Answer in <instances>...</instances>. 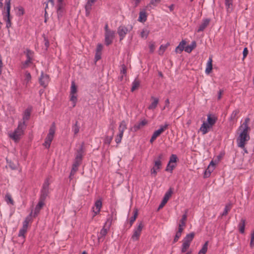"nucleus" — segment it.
<instances>
[{
	"label": "nucleus",
	"instance_id": "32",
	"mask_svg": "<svg viewBox=\"0 0 254 254\" xmlns=\"http://www.w3.org/2000/svg\"><path fill=\"white\" fill-rule=\"evenodd\" d=\"M112 134L111 136H106L104 140V143L106 144H108L109 145L113 138L114 134V130L113 128H112Z\"/></svg>",
	"mask_w": 254,
	"mask_h": 254
},
{
	"label": "nucleus",
	"instance_id": "49",
	"mask_svg": "<svg viewBox=\"0 0 254 254\" xmlns=\"http://www.w3.org/2000/svg\"><path fill=\"white\" fill-rule=\"evenodd\" d=\"M64 3L63 2V1H57V9H59L60 10H64Z\"/></svg>",
	"mask_w": 254,
	"mask_h": 254
},
{
	"label": "nucleus",
	"instance_id": "64",
	"mask_svg": "<svg viewBox=\"0 0 254 254\" xmlns=\"http://www.w3.org/2000/svg\"><path fill=\"white\" fill-rule=\"evenodd\" d=\"M161 0H151L150 4H152L156 6L158 3L160 2Z\"/></svg>",
	"mask_w": 254,
	"mask_h": 254
},
{
	"label": "nucleus",
	"instance_id": "60",
	"mask_svg": "<svg viewBox=\"0 0 254 254\" xmlns=\"http://www.w3.org/2000/svg\"><path fill=\"white\" fill-rule=\"evenodd\" d=\"M51 143V141L47 140L45 138V142H44L43 145L46 147V148H49L50 147Z\"/></svg>",
	"mask_w": 254,
	"mask_h": 254
},
{
	"label": "nucleus",
	"instance_id": "22",
	"mask_svg": "<svg viewBox=\"0 0 254 254\" xmlns=\"http://www.w3.org/2000/svg\"><path fill=\"white\" fill-rule=\"evenodd\" d=\"M194 235L195 234L193 232L187 234L186 236L184 238L183 242L190 244V243L192 241L194 237Z\"/></svg>",
	"mask_w": 254,
	"mask_h": 254
},
{
	"label": "nucleus",
	"instance_id": "55",
	"mask_svg": "<svg viewBox=\"0 0 254 254\" xmlns=\"http://www.w3.org/2000/svg\"><path fill=\"white\" fill-rule=\"evenodd\" d=\"M154 163V167L156 168L157 169H159L161 166V161L160 160H156Z\"/></svg>",
	"mask_w": 254,
	"mask_h": 254
},
{
	"label": "nucleus",
	"instance_id": "43",
	"mask_svg": "<svg viewBox=\"0 0 254 254\" xmlns=\"http://www.w3.org/2000/svg\"><path fill=\"white\" fill-rule=\"evenodd\" d=\"M31 76L29 72L26 71L25 75V82H26V85L27 86L28 82L31 80Z\"/></svg>",
	"mask_w": 254,
	"mask_h": 254
},
{
	"label": "nucleus",
	"instance_id": "53",
	"mask_svg": "<svg viewBox=\"0 0 254 254\" xmlns=\"http://www.w3.org/2000/svg\"><path fill=\"white\" fill-rule=\"evenodd\" d=\"M27 232V230L21 228L19 232L18 236L24 237V234Z\"/></svg>",
	"mask_w": 254,
	"mask_h": 254
},
{
	"label": "nucleus",
	"instance_id": "25",
	"mask_svg": "<svg viewBox=\"0 0 254 254\" xmlns=\"http://www.w3.org/2000/svg\"><path fill=\"white\" fill-rule=\"evenodd\" d=\"M147 19V14L144 10L140 11L138 20L141 22L146 21Z\"/></svg>",
	"mask_w": 254,
	"mask_h": 254
},
{
	"label": "nucleus",
	"instance_id": "62",
	"mask_svg": "<svg viewBox=\"0 0 254 254\" xmlns=\"http://www.w3.org/2000/svg\"><path fill=\"white\" fill-rule=\"evenodd\" d=\"M82 161L74 159V162L72 165H75L76 167H78L79 165L81 164Z\"/></svg>",
	"mask_w": 254,
	"mask_h": 254
},
{
	"label": "nucleus",
	"instance_id": "57",
	"mask_svg": "<svg viewBox=\"0 0 254 254\" xmlns=\"http://www.w3.org/2000/svg\"><path fill=\"white\" fill-rule=\"evenodd\" d=\"M43 37L44 38V42H45V46H46V49H47V48L49 47V45H50L49 40L47 38V37H46L45 34L43 35Z\"/></svg>",
	"mask_w": 254,
	"mask_h": 254
},
{
	"label": "nucleus",
	"instance_id": "31",
	"mask_svg": "<svg viewBox=\"0 0 254 254\" xmlns=\"http://www.w3.org/2000/svg\"><path fill=\"white\" fill-rule=\"evenodd\" d=\"M139 85L140 81L138 79H135L132 82L131 91L133 92L138 89V88L139 87Z\"/></svg>",
	"mask_w": 254,
	"mask_h": 254
},
{
	"label": "nucleus",
	"instance_id": "34",
	"mask_svg": "<svg viewBox=\"0 0 254 254\" xmlns=\"http://www.w3.org/2000/svg\"><path fill=\"white\" fill-rule=\"evenodd\" d=\"M208 242L206 241L203 245L202 248L200 249L198 254H205L208 249Z\"/></svg>",
	"mask_w": 254,
	"mask_h": 254
},
{
	"label": "nucleus",
	"instance_id": "41",
	"mask_svg": "<svg viewBox=\"0 0 254 254\" xmlns=\"http://www.w3.org/2000/svg\"><path fill=\"white\" fill-rule=\"evenodd\" d=\"M190 246V244H188V243L183 242V243L182 245V248L181 249V252L182 253H185L187 251V250L189 249Z\"/></svg>",
	"mask_w": 254,
	"mask_h": 254
},
{
	"label": "nucleus",
	"instance_id": "40",
	"mask_svg": "<svg viewBox=\"0 0 254 254\" xmlns=\"http://www.w3.org/2000/svg\"><path fill=\"white\" fill-rule=\"evenodd\" d=\"M187 212H186V213L184 214L182 216V219H181L179 225L185 226H186V222L187 221Z\"/></svg>",
	"mask_w": 254,
	"mask_h": 254
},
{
	"label": "nucleus",
	"instance_id": "36",
	"mask_svg": "<svg viewBox=\"0 0 254 254\" xmlns=\"http://www.w3.org/2000/svg\"><path fill=\"white\" fill-rule=\"evenodd\" d=\"M170 45L169 43H167L165 45H162L160 46L159 51V55H162L165 52V51L166 50L167 47Z\"/></svg>",
	"mask_w": 254,
	"mask_h": 254
},
{
	"label": "nucleus",
	"instance_id": "44",
	"mask_svg": "<svg viewBox=\"0 0 254 254\" xmlns=\"http://www.w3.org/2000/svg\"><path fill=\"white\" fill-rule=\"evenodd\" d=\"M239 113V110H234L233 113H232L230 120V121H233L237 118V116Z\"/></svg>",
	"mask_w": 254,
	"mask_h": 254
},
{
	"label": "nucleus",
	"instance_id": "38",
	"mask_svg": "<svg viewBox=\"0 0 254 254\" xmlns=\"http://www.w3.org/2000/svg\"><path fill=\"white\" fill-rule=\"evenodd\" d=\"M80 127L78 125V122L76 121L75 123L72 127V131L74 132V135H76L79 131Z\"/></svg>",
	"mask_w": 254,
	"mask_h": 254
},
{
	"label": "nucleus",
	"instance_id": "11",
	"mask_svg": "<svg viewBox=\"0 0 254 254\" xmlns=\"http://www.w3.org/2000/svg\"><path fill=\"white\" fill-rule=\"evenodd\" d=\"M115 32L113 31H108L105 34V43L106 46L111 45L115 37Z\"/></svg>",
	"mask_w": 254,
	"mask_h": 254
},
{
	"label": "nucleus",
	"instance_id": "52",
	"mask_svg": "<svg viewBox=\"0 0 254 254\" xmlns=\"http://www.w3.org/2000/svg\"><path fill=\"white\" fill-rule=\"evenodd\" d=\"M64 12V10H60L59 9H57V13L58 15V18L60 19L61 17H62L63 14Z\"/></svg>",
	"mask_w": 254,
	"mask_h": 254
},
{
	"label": "nucleus",
	"instance_id": "13",
	"mask_svg": "<svg viewBox=\"0 0 254 254\" xmlns=\"http://www.w3.org/2000/svg\"><path fill=\"white\" fill-rule=\"evenodd\" d=\"M215 166V163L213 161H211L209 165L208 166L207 168L204 172V177L207 178L209 177L211 173L214 170Z\"/></svg>",
	"mask_w": 254,
	"mask_h": 254
},
{
	"label": "nucleus",
	"instance_id": "35",
	"mask_svg": "<svg viewBox=\"0 0 254 254\" xmlns=\"http://www.w3.org/2000/svg\"><path fill=\"white\" fill-rule=\"evenodd\" d=\"M231 208H232V204L231 203H229L227 204L225 206V207L223 212L221 214V216H223L227 215L228 212L231 210Z\"/></svg>",
	"mask_w": 254,
	"mask_h": 254
},
{
	"label": "nucleus",
	"instance_id": "16",
	"mask_svg": "<svg viewBox=\"0 0 254 254\" xmlns=\"http://www.w3.org/2000/svg\"><path fill=\"white\" fill-rule=\"evenodd\" d=\"M210 20L209 18H206L202 20V22L199 25L198 29L197 30V32H200L203 31L209 25L210 23Z\"/></svg>",
	"mask_w": 254,
	"mask_h": 254
},
{
	"label": "nucleus",
	"instance_id": "28",
	"mask_svg": "<svg viewBox=\"0 0 254 254\" xmlns=\"http://www.w3.org/2000/svg\"><path fill=\"white\" fill-rule=\"evenodd\" d=\"M212 69V59L211 58H209L208 62L207 63V66L205 69V72L207 74L210 73Z\"/></svg>",
	"mask_w": 254,
	"mask_h": 254
},
{
	"label": "nucleus",
	"instance_id": "56",
	"mask_svg": "<svg viewBox=\"0 0 254 254\" xmlns=\"http://www.w3.org/2000/svg\"><path fill=\"white\" fill-rule=\"evenodd\" d=\"M131 1L133 6L136 7L139 5L141 0H131Z\"/></svg>",
	"mask_w": 254,
	"mask_h": 254
},
{
	"label": "nucleus",
	"instance_id": "29",
	"mask_svg": "<svg viewBox=\"0 0 254 254\" xmlns=\"http://www.w3.org/2000/svg\"><path fill=\"white\" fill-rule=\"evenodd\" d=\"M250 120L249 118H247L245 119L244 122L242 125H241L239 128V129H246L247 130H250V127L248 126V123H249Z\"/></svg>",
	"mask_w": 254,
	"mask_h": 254
},
{
	"label": "nucleus",
	"instance_id": "23",
	"mask_svg": "<svg viewBox=\"0 0 254 254\" xmlns=\"http://www.w3.org/2000/svg\"><path fill=\"white\" fill-rule=\"evenodd\" d=\"M186 44V42L182 40L179 45L176 48L175 51L176 53H181L184 50H185V46Z\"/></svg>",
	"mask_w": 254,
	"mask_h": 254
},
{
	"label": "nucleus",
	"instance_id": "63",
	"mask_svg": "<svg viewBox=\"0 0 254 254\" xmlns=\"http://www.w3.org/2000/svg\"><path fill=\"white\" fill-rule=\"evenodd\" d=\"M32 212H31V213L26 217L25 220L24 222H27V223H29L31 221V215Z\"/></svg>",
	"mask_w": 254,
	"mask_h": 254
},
{
	"label": "nucleus",
	"instance_id": "42",
	"mask_svg": "<svg viewBox=\"0 0 254 254\" xmlns=\"http://www.w3.org/2000/svg\"><path fill=\"white\" fill-rule=\"evenodd\" d=\"M250 246L251 249L254 248V230H253L251 234V241Z\"/></svg>",
	"mask_w": 254,
	"mask_h": 254
},
{
	"label": "nucleus",
	"instance_id": "3",
	"mask_svg": "<svg viewBox=\"0 0 254 254\" xmlns=\"http://www.w3.org/2000/svg\"><path fill=\"white\" fill-rule=\"evenodd\" d=\"M207 120L208 123L204 122L200 128L203 134H206L208 131V129L215 124L217 121V118L214 115H208L207 116Z\"/></svg>",
	"mask_w": 254,
	"mask_h": 254
},
{
	"label": "nucleus",
	"instance_id": "19",
	"mask_svg": "<svg viewBox=\"0 0 254 254\" xmlns=\"http://www.w3.org/2000/svg\"><path fill=\"white\" fill-rule=\"evenodd\" d=\"M95 206L96 207L95 210L94 209V207L93 208V212L95 213L94 216L97 215L100 211L102 207V201L100 200H97L95 202Z\"/></svg>",
	"mask_w": 254,
	"mask_h": 254
},
{
	"label": "nucleus",
	"instance_id": "59",
	"mask_svg": "<svg viewBox=\"0 0 254 254\" xmlns=\"http://www.w3.org/2000/svg\"><path fill=\"white\" fill-rule=\"evenodd\" d=\"M181 235L182 234H181L180 233H178L177 232H176V235L175 236V238H174V241H173V243H176L178 241L179 239L181 236Z\"/></svg>",
	"mask_w": 254,
	"mask_h": 254
},
{
	"label": "nucleus",
	"instance_id": "9",
	"mask_svg": "<svg viewBox=\"0 0 254 254\" xmlns=\"http://www.w3.org/2000/svg\"><path fill=\"white\" fill-rule=\"evenodd\" d=\"M143 227V223L141 221L139 223L137 228L133 231V234L131 237V239L133 241H137L139 239Z\"/></svg>",
	"mask_w": 254,
	"mask_h": 254
},
{
	"label": "nucleus",
	"instance_id": "48",
	"mask_svg": "<svg viewBox=\"0 0 254 254\" xmlns=\"http://www.w3.org/2000/svg\"><path fill=\"white\" fill-rule=\"evenodd\" d=\"M137 215H138V212H137V211L136 210L134 212L133 216H132L130 219L129 223H130V226H131L132 225L133 223L135 220V219L137 216Z\"/></svg>",
	"mask_w": 254,
	"mask_h": 254
},
{
	"label": "nucleus",
	"instance_id": "39",
	"mask_svg": "<svg viewBox=\"0 0 254 254\" xmlns=\"http://www.w3.org/2000/svg\"><path fill=\"white\" fill-rule=\"evenodd\" d=\"M77 92V87L75 85L74 81H72L70 94H75Z\"/></svg>",
	"mask_w": 254,
	"mask_h": 254
},
{
	"label": "nucleus",
	"instance_id": "4",
	"mask_svg": "<svg viewBox=\"0 0 254 254\" xmlns=\"http://www.w3.org/2000/svg\"><path fill=\"white\" fill-rule=\"evenodd\" d=\"M133 29L132 25H120L117 29V33L120 37V41H122L126 36L127 33L130 32Z\"/></svg>",
	"mask_w": 254,
	"mask_h": 254
},
{
	"label": "nucleus",
	"instance_id": "54",
	"mask_svg": "<svg viewBox=\"0 0 254 254\" xmlns=\"http://www.w3.org/2000/svg\"><path fill=\"white\" fill-rule=\"evenodd\" d=\"M149 32L147 30H142L141 32L140 36L142 38H146L148 35Z\"/></svg>",
	"mask_w": 254,
	"mask_h": 254
},
{
	"label": "nucleus",
	"instance_id": "51",
	"mask_svg": "<svg viewBox=\"0 0 254 254\" xmlns=\"http://www.w3.org/2000/svg\"><path fill=\"white\" fill-rule=\"evenodd\" d=\"M123 136V134H122V133H119V134L117 136L115 139V141L117 144H119L121 142Z\"/></svg>",
	"mask_w": 254,
	"mask_h": 254
},
{
	"label": "nucleus",
	"instance_id": "45",
	"mask_svg": "<svg viewBox=\"0 0 254 254\" xmlns=\"http://www.w3.org/2000/svg\"><path fill=\"white\" fill-rule=\"evenodd\" d=\"M70 100L73 103V107L75 106L76 103L77 102V96L75 94H70Z\"/></svg>",
	"mask_w": 254,
	"mask_h": 254
},
{
	"label": "nucleus",
	"instance_id": "15",
	"mask_svg": "<svg viewBox=\"0 0 254 254\" xmlns=\"http://www.w3.org/2000/svg\"><path fill=\"white\" fill-rule=\"evenodd\" d=\"M84 143H82L80 148L77 150L75 159L82 161L84 153Z\"/></svg>",
	"mask_w": 254,
	"mask_h": 254
},
{
	"label": "nucleus",
	"instance_id": "6",
	"mask_svg": "<svg viewBox=\"0 0 254 254\" xmlns=\"http://www.w3.org/2000/svg\"><path fill=\"white\" fill-rule=\"evenodd\" d=\"M49 179L47 178L42 187V189L41 191V195L40 199L42 200H45L46 197L48 196V193L49 192Z\"/></svg>",
	"mask_w": 254,
	"mask_h": 254
},
{
	"label": "nucleus",
	"instance_id": "27",
	"mask_svg": "<svg viewBox=\"0 0 254 254\" xmlns=\"http://www.w3.org/2000/svg\"><path fill=\"white\" fill-rule=\"evenodd\" d=\"M196 46V44L195 41H192L190 45H188L185 47V51L190 53L193 49H194Z\"/></svg>",
	"mask_w": 254,
	"mask_h": 254
},
{
	"label": "nucleus",
	"instance_id": "46",
	"mask_svg": "<svg viewBox=\"0 0 254 254\" xmlns=\"http://www.w3.org/2000/svg\"><path fill=\"white\" fill-rule=\"evenodd\" d=\"M31 53V52L29 50H27V60L25 62L24 64H28L29 63H31V58L30 57V54Z\"/></svg>",
	"mask_w": 254,
	"mask_h": 254
},
{
	"label": "nucleus",
	"instance_id": "18",
	"mask_svg": "<svg viewBox=\"0 0 254 254\" xmlns=\"http://www.w3.org/2000/svg\"><path fill=\"white\" fill-rule=\"evenodd\" d=\"M44 200H42L40 199V200L38 203V204L36 206L35 210H34V217H35L39 213L41 208L44 206Z\"/></svg>",
	"mask_w": 254,
	"mask_h": 254
},
{
	"label": "nucleus",
	"instance_id": "21",
	"mask_svg": "<svg viewBox=\"0 0 254 254\" xmlns=\"http://www.w3.org/2000/svg\"><path fill=\"white\" fill-rule=\"evenodd\" d=\"M225 4L228 13L233 10V0H225Z\"/></svg>",
	"mask_w": 254,
	"mask_h": 254
},
{
	"label": "nucleus",
	"instance_id": "5",
	"mask_svg": "<svg viewBox=\"0 0 254 254\" xmlns=\"http://www.w3.org/2000/svg\"><path fill=\"white\" fill-rule=\"evenodd\" d=\"M10 1L11 0H5V7L4 9L6 10L5 15L4 16V19L6 22V27L9 28L11 26V22L10 19Z\"/></svg>",
	"mask_w": 254,
	"mask_h": 254
},
{
	"label": "nucleus",
	"instance_id": "30",
	"mask_svg": "<svg viewBox=\"0 0 254 254\" xmlns=\"http://www.w3.org/2000/svg\"><path fill=\"white\" fill-rule=\"evenodd\" d=\"M4 200L7 204H10L12 205H13L14 204V202L11 197V195L9 193H7L5 194Z\"/></svg>",
	"mask_w": 254,
	"mask_h": 254
},
{
	"label": "nucleus",
	"instance_id": "26",
	"mask_svg": "<svg viewBox=\"0 0 254 254\" xmlns=\"http://www.w3.org/2000/svg\"><path fill=\"white\" fill-rule=\"evenodd\" d=\"M31 112V109L29 108L25 110L23 116V122H24V123H25L26 121L29 120Z\"/></svg>",
	"mask_w": 254,
	"mask_h": 254
},
{
	"label": "nucleus",
	"instance_id": "50",
	"mask_svg": "<svg viewBox=\"0 0 254 254\" xmlns=\"http://www.w3.org/2000/svg\"><path fill=\"white\" fill-rule=\"evenodd\" d=\"M177 159L178 158L176 155L172 154L170 157V160L169 161V163H175L177 162Z\"/></svg>",
	"mask_w": 254,
	"mask_h": 254
},
{
	"label": "nucleus",
	"instance_id": "14",
	"mask_svg": "<svg viewBox=\"0 0 254 254\" xmlns=\"http://www.w3.org/2000/svg\"><path fill=\"white\" fill-rule=\"evenodd\" d=\"M55 132V124L53 123L52 126H51V127H50V128L49 129V133H48L47 136H46V139L47 140L52 142L53 139V138H54Z\"/></svg>",
	"mask_w": 254,
	"mask_h": 254
},
{
	"label": "nucleus",
	"instance_id": "24",
	"mask_svg": "<svg viewBox=\"0 0 254 254\" xmlns=\"http://www.w3.org/2000/svg\"><path fill=\"white\" fill-rule=\"evenodd\" d=\"M245 225L246 220L245 219H242L238 225L239 230L241 234H244L245 233Z\"/></svg>",
	"mask_w": 254,
	"mask_h": 254
},
{
	"label": "nucleus",
	"instance_id": "37",
	"mask_svg": "<svg viewBox=\"0 0 254 254\" xmlns=\"http://www.w3.org/2000/svg\"><path fill=\"white\" fill-rule=\"evenodd\" d=\"M108 230L104 227L103 228L100 233V235L98 236V239L100 240L103 239L107 234Z\"/></svg>",
	"mask_w": 254,
	"mask_h": 254
},
{
	"label": "nucleus",
	"instance_id": "20",
	"mask_svg": "<svg viewBox=\"0 0 254 254\" xmlns=\"http://www.w3.org/2000/svg\"><path fill=\"white\" fill-rule=\"evenodd\" d=\"M151 99L153 100V102L149 106L148 109L150 110H153L156 108L159 102V99L158 98H155L154 96H151Z\"/></svg>",
	"mask_w": 254,
	"mask_h": 254
},
{
	"label": "nucleus",
	"instance_id": "61",
	"mask_svg": "<svg viewBox=\"0 0 254 254\" xmlns=\"http://www.w3.org/2000/svg\"><path fill=\"white\" fill-rule=\"evenodd\" d=\"M121 72L123 74L125 75L127 73V67L125 64L122 65V68L121 70Z\"/></svg>",
	"mask_w": 254,
	"mask_h": 254
},
{
	"label": "nucleus",
	"instance_id": "47",
	"mask_svg": "<svg viewBox=\"0 0 254 254\" xmlns=\"http://www.w3.org/2000/svg\"><path fill=\"white\" fill-rule=\"evenodd\" d=\"M175 167V165L171 164L170 163H168L165 170L166 171L172 172Z\"/></svg>",
	"mask_w": 254,
	"mask_h": 254
},
{
	"label": "nucleus",
	"instance_id": "12",
	"mask_svg": "<svg viewBox=\"0 0 254 254\" xmlns=\"http://www.w3.org/2000/svg\"><path fill=\"white\" fill-rule=\"evenodd\" d=\"M96 1L97 0H88L85 5V15L86 16H89L92 6Z\"/></svg>",
	"mask_w": 254,
	"mask_h": 254
},
{
	"label": "nucleus",
	"instance_id": "10",
	"mask_svg": "<svg viewBox=\"0 0 254 254\" xmlns=\"http://www.w3.org/2000/svg\"><path fill=\"white\" fill-rule=\"evenodd\" d=\"M148 123L146 119L142 120L141 122L135 124L132 127L129 128L130 131L136 132L139 129L143 128Z\"/></svg>",
	"mask_w": 254,
	"mask_h": 254
},
{
	"label": "nucleus",
	"instance_id": "7",
	"mask_svg": "<svg viewBox=\"0 0 254 254\" xmlns=\"http://www.w3.org/2000/svg\"><path fill=\"white\" fill-rule=\"evenodd\" d=\"M172 194L173 189L170 188L169 189V190L165 193L163 197V198L158 208V210H160V209L164 207V206L167 203V201H168Z\"/></svg>",
	"mask_w": 254,
	"mask_h": 254
},
{
	"label": "nucleus",
	"instance_id": "17",
	"mask_svg": "<svg viewBox=\"0 0 254 254\" xmlns=\"http://www.w3.org/2000/svg\"><path fill=\"white\" fill-rule=\"evenodd\" d=\"M168 126L169 125L166 123L164 126H161L160 128L159 129L155 130L154 132L153 135L157 138L168 128Z\"/></svg>",
	"mask_w": 254,
	"mask_h": 254
},
{
	"label": "nucleus",
	"instance_id": "1",
	"mask_svg": "<svg viewBox=\"0 0 254 254\" xmlns=\"http://www.w3.org/2000/svg\"><path fill=\"white\" fill-rule=\"evenodd\" d=\"M250 130H247L246 129L239 128V131H240V133L237 138V143L238 147L241 148H244L247 142L250 139V136L248 133Z\"/></svg>",
	"mask_w": 254,
	"mask_h": 254
},
{
	"label": "nucleus",
	"instance_id": "58",
	"mask_svg": "<svg viewBox=\"0 0 254 254\" xmlns=\"http://www.w3.org/2000/svg\"><path fill=\"white\" fill-rule=\"evenodd\" d=\"M18 11L17 14L19 16L23 15L24 13V8L20 6V7H18Z\"/></svg>",
	"mask_w": 254,
	"mask_h": 254
},
{
	"label": "nucleus",
	"instance_id": "2",
	"mask_svg": "<svg viewBox=\"0 0 254 254\" xmlns=\"http://www.w3.org/2000/svg\"><path fill=\"white\" fill-rule=\"evenodd\" d=\"M26 127V125L24 122H19L17 128L13 132L9 134L10 137L14 141H18L23 134Z\"/></svg>",
	"mask_w": 254,
	"mask_h": 254
},
{
	"label": "nucleus",
	"instance_id": "8",
	"mask_svg": "<svg viewBox=\"0 0 254 254\" xmlns=\"http://www.w3.org/2000/svg\"><path fill=\"white\" fill-rule=\"evenodd\" d=\"M49 81V76L48 74H44L43 72H42L39 79L40 84L44 88H46L48 86Z\"/></svg>",
	"mask_w": 254,
	"mask_h": 254
},
{
	"label": "nucleus",
	"instance_id": "33",
	"mask_svg": "<svg viewBox=\"0 0 254 254\" xmlns=\"http://www.w3.org/2000/svg\"><path fill=\"white\" fill-rule=\"evenodd\" d=\"M127 125L125 121H123L121 123L119 127V133L124 134V131L127 129Z\"/></svg>",
	"mask_w": 254,
	"mask_h": 254
}]
</instances>
